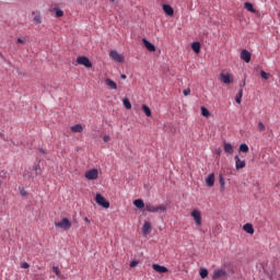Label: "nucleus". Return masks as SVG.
<instances>
[{
    "label": "nucleus",
    "mask_w": 280,
    "mask_h": 280,
    "mask_svg": "<svg viewBox=\"0 0 280 280\" xmlns=\"http://www.w3.org/2000/svg\"><path fill=\"white\" fill-rule=\"evenodd\" d=\"M153 270H155V272H160V273L168 272L167 267L156 265V264L153 265Z\"/></svg>",
    "instance_id": "f3484780"
},
{
    "label": "nucleus",
    "mask_w": 280,
    "mask_h": 280,
    "mask_svg": "<svg viewBox=\"0 0 280 280\" xmlns=\"http://www.w3.org/2000/svg\"><path fill=\"white\" fill-rule=\"evenodd\" d=\"M190 215L194 219L197 226H202V213L200 212V210H192Z\"/></svg>",
    "instance_id": "423d86ee"
},
{
    "label": "nucleus",
    "mask_w": 280,
    "mask_h": 280,
    "mask_svg": "<svg viewBox=\"0 0 280 280\" xmlns=\"http://www.w3.org/2000/svg\"><path fill=\"white\" fill-rule=\"evenodd\" d=\"M258 130H259V132H264V130H266V125H264V122L259 121L258 122Z\"/></svg>",
    "instance_id": "2f4dec72"
},
{
    "label": "nucleus",
    "mask_w": 280,
    "mask_h": 280,
    "mask_svg": "<svg viewBox=\"0 0 280 280\" xmlns=\"http://www.w3.org/2000/svg\"><path fill=\"white\" fill-rule=\"evenodd\" d=\"M129 266H130V268H137V266H139V261L132 260Z\"/></svg>",
    "instance_id": "e433bc0d"
},
{
    "label": "nucleus",
    "mask_w": 280,
    "mask_h": 280,
    "mask_svg": "<svg viewBox=\"0 0 280 280\" xmlns=\"http://www.w3.org/2000/svg\"><path fill=\"white\" fill-rule=\"evenodd\" d=\"M260 77L262 80H269L270 79V73H267L266 71L261 70L260 71Z\"/></svg>",
    "instance_id": "7c9ffc66"
},
{
    "label": "nucleus",
    "mask_w": 280,
    "mask_h": 280,
    "mask_svg": "<svg viewBox=\"0 0 280 280\" xmlns=\"http://www.w3.org/2000/svg\"><path fill=\"white\" fill-rule=\"evenodd\" d=\"M105 84H107L113 91H117V83L112 79H105Z\"/></svg>",
    "instance_id": "aec40b11"
},
{
    "label": "nucleus",
    "mask_w": 280,
    "mask_h": 280,
    "mask_svg": "<svg viewBox=\"0 0 280 280\" xmlns=\"http://www.w3.org/2000/svg\"><path fill=\"white\" fill-rule=\"evenodd\" d=\"M122 104H124L125 108H127V110H130V108H132V104L130 103V100H128V98H124Z\"/></svg>",
    "instance_id": "cd10ccee"
},
{
    "label": "nucleus",
    "mask_w": 280,
    "mask_h": 280,
    "mask_svg": "<svg viewBox=\"0 0 280 280\" xmlns=\"http://www.w3.org/2000/svg\"><path fill=\"white\" fill-rule=\"evenodd\" d=\"M250 51L246 50V49H243L241 51V60H244V62H250Z\"/></svg>",
    "instance_id": "9b49d317"
},
{
    "label": "nucleus",
    "mask_w": 280,
    "mask_h": 280,
    "mask_svg": "<svg viewBox=\"0 0 280 280\" xmlns=\"http://www.w3.org/2000/svg\"><path fill=\"white\" fill-rule=\"evenodd\" d=\"M217 154H222V151L221 150H217Z\"/></svg>",
    "instance_id": "a18cd8bd"
},
{
    "label": "nucleus",
    "mask_w": 280,
    "mask_h": 280,
    "mask_svg": "<svg viewBox=\"0 0 280 280\" xmlns=\"http://www.w3.org/2000/svg\"><path fill=\"white\" fill-rule=\"evenodd\" d=\"M219 183H220L221 187L224 188V185H226L225 182H224V176L220 175Z\"/></svg>",
    "instance_id": "72a5a7b5"
},
{
    "label": "nucleus",
    "mask_w": 280,
    "mask_h": 280,
    "mask_svg": "<svg viewBox=\"0 0 280 280\" xmlns=\"http://www.w3.org/2000/svg\"><path fill=\"white\" fill-rule=\"evenodd\" d=\"M200 47H201V45L199 42H194L191 44V49H192V51H195V54H198L200 51Z\"/></svg>",
    "instance_id": "b1692460"
},
{
    "label": "nucleus",
    "mask_w": 280,
    "mask_h": 280,
    "mask_svg": "<svg viewBox=\"0 0 280 280\" xmlns=\"http://www.w3.org/2000/svg\"><path fill=\"white\" fill-rule=\"evenodd\" d=\"M219 80L223 82V84H233V82H235V78L230 73H221Z\"/></svg>",
    "instance_id": "39448f33"
},
{
    "label": "nucleus",
    "mask_w": 280,
    "mask_h": 280,
    "mask_svg": "<svg viewBox=\"0 0 280 280\" xmlns=\"http://www.w3.org/2000/svg\"><path fill=\"white\" fill-rule=\"evenodd\" d=\"M52 272H55V275H56L57 277H60V269H58V267L54 266V267H52Z\"/></svg>",
    "instance_id": "f704fd0d"
},
{
    "label": "nucleus",
    "mask_w": 280,
    "mask_h": 280,
    "mask_svg": "<svg viewBox=\"0 0 280 280\" xmlns=\"http://www.w3.org/2000/svg\"><path fill=\"white\" fill-rule=\"evenodd\" d=\"M151 230H152V224L150 222L145 221L143 226H142L143 235H150Z\"/></svg>",
    "instance_id": "2eb2a0df"
},
{
    "label": "nucleus",
    "mask_w": 280,
    "mask_h": 280,
    "mask_svg": "<svg viewBox=\"0 0 280 280\" xmlns=\"http://www.w3.org/2000/svg\"><path fill=\"white\" fill-rule=\"evenodd\" d=\"M206 184L207 187H213L215 185V174L211 173L207 178H206Z\"/></svg>",
    "instance_id": "f8f14e48"
},
{
    "label": "nucleus",
    "mask_w": 280,
    "mask_h": 280,
    "mask_svg": "<svg viewBox=\"0 0 280 280\" xmlns=\"http://www.w3.org/2000/svg\"><path fill=\"white\" fill-rule=\"evenodd\" d=\"M21 268H23L24 270H27V268H30V264L21 262Z\"/></svg>",
    "instance_id": "4c0bfd02"
},
{
    "label": "nucleus",
    "mask_w": 280,
    "mask_h": 280,
    "mask_svg": "<svg viewBox=\"0 0 280 280\" xmlns=\"http://www.w3.org/2000/svg\"><path fill=\"white\" fill-rule=\"evenodd\" d=\"M244 96V90H240L238 93L235 96L236 104H242V97Z\"/></svg>",
    "instance_id": "4be33fe9"
},
{
    "label": "nucleus",
    "mask_w": 280,
    "mask_h": 280,
    "mask_svg": "<svg viewBox=\"0 0 280 280\" xmlns=\"http://www.w3.org/2000/svg\"><path fill=\"white\" fill-rule=\"evenodd\" d=\"M77 62L78 65H82L86 69H91V67H93V63L91 62L89 57H84V56L78 57Z\"/></svg>",
    "instance_id": "0eeeda50"
},
{
    "label": "nucleus",
    "mask_w": 280,
    "mask_h": 280,
    "mask_svg": "<svg viewBox=\"0 0 280 280\" xmlns=\"http://www.w3.org/2000/svg\"><path fill=\"white\" fill-rule=\"evenodd\" d=\"M84 177L86 180H97V178H100V171L97 168L86 171Z\"/></svg>",
    "instance_id": "7ed1b4c3"
},
{
    "label": "nucleus",
    "mask_w": 280,
    "mask_h": 280,
    "mask_svg": "<svg viewBox=\"0 0 280 280\" xmlns=\"http://www.w3.org/2000/svg\"><path fill=\"white\" fill-rule=\"evenodd\" d=\"M224 152H226V154H233V145L229 142L224 143Z\"/></svg>",
    "instance_id": "412c9836"
},
{
    "label": "nucleus",
    "mask_w": 280,
    "mask_h": 280,
    "mask_svg": "<svg viewBox=\"0 0 280 280\" xmlns=\"http://www.w3.org/2000/svg\"><path fill=\"white\" fill-rule=\"evenodd\" d=\"M82 130H84V128L80 124L74 125V126L71 127L72 132H82Z\"/></svg>",
    "instance_id": "a878e982"
},
{
    "label": "nucleus",
    "mask_w": 280,
    "mask_h": 280,
    "mask_svg": "<svg viewBox=\"0 0 280 280\" xmlns=\"http://www.w3.org/2000/svg\"><path fill=\"white\" fill-rule=\"evenodd\" d=\"M133 205L137 207V209H143V207L145 208V203L142 201V199H136Z\"/></svg>",
    "instance_id": "5701e85b"
},
{
    "label": "nucleus",
    "mask_w": 280,
    "mask_h": 280,
    "mask_svg": "<svg viewBox=\"0 0 280 280\" xmlns=\"http://www.w3.org/2000/svg\"><path fill=\"white\" fill-rule=\"evenodd\" d=\"M32 16H33L34 23H36L37 25H40V23H43V19L40 18V12L34 11L32 13Z\"/></svg>",
    "instance_id": "ddd939ff"
},
{
    "label": "nucleus",
    "mask_w": 280,
    "mask_h": 280,
    "mask_svg": "<svg viewBox=\"0 0 280 280\" xmlns=\"http://www.w3.org/2000/svg\"><path fill=\"white\" fill-rule=\"evenodd\" d=\"M199 275L201 279H207V277H209V271L206 268H201Z\"/></svg>",
    "instance_id": "bb28decb"
},
{
    "label": "nucleus",
    "mask_w": 280,
    "mask_h": 280,
    "mask_svg": "<svg viewBox=\"0 0 280 280\" xmlns=\"http://www.w3.org/2000/svg\"><path fill=\"white\" fill-rule=\"evenodd\" d=\"M103 141H104L105 143H108V141H110V136H104V137H103Z\"/></svg>",
    "instance_id": "ea45409f"
},
{
    "label": "nucleus",
    "mask_w": 280,
    "mask_h": 280,
    "mask_svg": "<svg viewBox=\"0 0 280 280\" xmlns=\"http://www.w3.org/2000/svg\"><path fill=\"white\" fill-rule=\"evenodd\" d=\"M142 110L147 117H152V110L149 108L148 105H142Z\"/></svg>",
    "instance_id": "393cba45"
},
{
    "label": "nucleus",
    "mask_w": 280,
    "mask_h": 280,
    "mask_svg": "<svg viewBox=\"0 0 280 280\" xmlns=\"http://www.w3.org/2000/svg\"><path fill=\"white\" fill-rule=\"evenodd\" d=\"M109 58H112V60H114L115 62H124L126 60L124 55L118 54L117 50L109 51Z\"/></svg>",
    "instance_id": "6e6552de"
},
{
    "label": "nucleus",
    "mask_w": 280,
    "mask_h": 280,
    "mask_svg": "<svg viewBox=\"0 0 280 280\" xmlns=\"http://www.w3.org/2000/svg\"><path fill=\"white\" fill-rule=\"evenodd\" d=\"M63 15H65V12H62V10L56 9V16H57V19H60V16H63Z\"/></svg>",
    "instance_id": "473e14b6"
},
{
    "label": "nucleus",
    "mask_w": 280,
    "mask_h": 280,
    "mask_svg": "<svg viewBox=\"0 0 280 280\" xmlns=\"http://www.w3.org/2000/svg\"><path fill=\"white\" fill-rule=\"evenodd\" d=\"M201 115L202 117H209L211 113L209 112V109H207V107H201Z\"/></svg>",
    "instance_id": "c85d7f7f"
},
{
    "label": "nucleus",
    "mask_w": 280,
    "mask_h": 280,
    "mask_svg": "<svg viewBox=\"0 0 280 280\" xmlns=\"http://www.w3.org/2000/svg\"><path fill=\"white\" fill-rule=\"evenodd\" d=\"M243 86H246V81L243 82Z\"/></svg>",
    "instance_id": "de8ad7c7"
},
{
    "label": "nucleus",
    "mask_w": 280,
    "mask_h": 280,
    "mask_svg": "<svg viewBox=\"0 0 280 280\" xmlns=\"http://www.w3.org/2000/svg\"><path fill=\"white\" fill-rule=\"evenodd\" d=\"M0 137H1V139L5 140V136L2 132H0Z\"/></svg>",
    "instance_id": "37998d69"
},
{
    "label": "nucleus",
    "mask_w": 280,
    "mask_h": 280,
    "mask_svg": "<svg viewBox=\"0 0 280 280\" xmlns=\"http://www.w3.org/2000/svg\"><path fill=\"white\" fill-rule=\"evenodd\" d=\"M95 202L98 203L100 207H103L104 209H108L110 207V202L102 196V194H96Z\"/></svg>",
    "instance_id": "20e7f679"
},
{
    "label": "nucleus",
    "mask_w": 280,
    "mask_h": 280,
    "mask_svg": "<svg viewBox=\"0 0 280 280\" xmlns=\"http://www.w3.org/2000/svg\"><path fill=\"white\" fill-rule=\"evenodd\" d=\"M145 211L149 213H165L167 208L164 205L154 206L152 203H145Z\"/></svg>",
    "instance_id": "f257e3e1"
},
{
    "label": "nucleus",
    "mask_w": 280,
    "mask_h": 280,
    "mask_svg": "<svg viewBox=\"0 0 280 280\" xmlns=\"http://www.w3.org/2000/svg\"><path fill=\"white\" fill-rule=\"evenodd\" d=\"M234 161L236 170H244V167H246V161L241 160L240 155H235Z\"/></svg>",
    "instance_id": "9d476101"
},
{
    "label": "nucleus",
    "mask_w": 280,
    "mask_h": 280,
    "mask_svg": "<svg viewBox=\"0 0 280 280\" xmlns=\"http://www.w3.org/2000/svg\"><path fill=\"white\" fill-rule=\"evenodd\" d=\"M84 222H91V220H89V218H84Z\"/></svg>",
    "instance_id": "c03bdc74"
},
{
    "label": "nucleus",
    "mask_w": 280,
    "mask_h": 280,
    "mask_svg": "<svg viewBox=\"0 0 280 280\" xmlns=\"http://www.w3.org/2000/svg\"><path fill=\"white\" fill-rule=\"evenodd\" d=\"M191 94V89L187 88L186 90H184V95L187 97V95Z\"/></svg>",
    "instance_id": "58836bf2"
},
{
    "label": "nucleus",
    "mask_w": 280,
    "mask_h": 280,
    "mask_svg": "<svg viewBox=\"0 0 280 280\" xmlns=\"http://www.w3.org/2000/svg\"><path fill=\"white\" fill-rule=\"evenodd\" d=\"M40 152H43V154H45V151H44V150H42Z\"/></svg>",
    "instance_id": "8fccbe9b"
},
{
    "label": "nucleus",
    "mask_w": 280,
    "mask_h": 280,
    "mask_svg": "<svg viewBox=\"0 0 280 280\" xmlns=\"http://www.w3.org/2000/svg\"><path fill=\"white\" fill-rule=\"evenodd\" d=\"M112 1V3H115V0H110Z\"/></svg>",
    "instance_id": "09e8293b"
},
{
    "label": "nucleus",
    "mask_w": 280,
    "mask_h": 280,
    "mask_svg": "<svg viewBox=\"0 0 280 280\" xmlns=\"http://www.w3.org/2000/svg\"><path fill=\"white\" fill-rule=\"evenodd\" d=\"M244 8H245V10H247V12H252L253 14H257V10L255 9V7H253V3L245 2Z\"/></svg>",
    "instance_id": "6ab92c4d"
},
{
    "label": "nucleus",
    "mask_w": 280,
    "mask_h": 280,
    "mask_svg": "<svg viewBox=\"0 0 280 280\" xmlns=\"http://www.w3.org/2000/svg\"><path fill=\"white\" fill-rule=\"evenodd\" d=\"M163 11L165 12V14H167V16H174V9L172 8V5L164 4Z\"/></svg>",
    "instance_id": "a211bd4d"
},
{
    "label": "nucleus",
    "mask_w": 280,
    "mask_h": 280,
    "mask_svg": "<svg viewBox=\"0 0 280 280\" xmlns=\"http://www.w3.org/2000/svg\"><path fill=\"white\" fill-rule=\"evenodd\" d=\"M55 226L56 229H62V231H69V229H71V221H69L67 218H63L61 221L55 222Z\"/></svg>",
    "instance_id": "f03ea898"
},
{
    "label": "nucleus",
    "mask_w": 280,
    "mask_h": 280,
    "mask_svg": "<svg viewBox=\"0 0 280 280\" xmlns=\"http://www.w3.org/2000/svg\"><path fill=\"white\" fill-rule=\"evenodd\" d=\"M120 78H121V80H126L127 77H126V74H121Z\"/></svg>",
    "instance_id": "79ce46f5"
},
{
    "label": "nucleus",
    "mask_w": 280,
    "mask_h": 280,
    "mask_svg": "<svg viewBox=\"0 0 280 280\" xmlns=\"http://www.w3.org/2000/svg\"><path fill=\"white\" fill-rule=\"evenodd\" d=\"M20 194H21V196H27V192L25 191V189H21Z\"/></svg>",
    "instance_id": "a19ab883"
},
{
    "label": "nucleus",
    "mask_w": 280,
    "mask_h": 280,
    "mask_svg": "<svg viewBox=\"0 0 280 280\" xmlns=\"http://www.w3.org/2000/svg\"><path fill=\"white\" fill-rule=\"evenodd\" d=\"M240 152H244V153H246V152H248V144H246V143H242L241 145H240Z\"/></svg>",
    "instance_id": "c756f323"
},
{
    "label": "nucleus",
    "mask_w": 280,
    "mask_h": 280,
    "mask_svg": "<svg viewBox=\"0 0 280 280\" xmlns=\"http://www.w3.org/2000/svg\"><path fill=\"white\" fill-rule=\"evenodd\" d=\"M0 58H3V52L0 51Z\"/></svg>",
    "instance_id": "49530a36"
},
{
    "label": "nucleus",
    "mask_w": 280,
    "mask_h": 280,
    "mask_svg": "<svg viewBox=\"0 0 280 280\" xmlns=\"http://www.w3.org/2000/svg\"><path fill=\"white\" fill-rule=\"evenodd\" d=\"M243 231H245V233H248L249 235L255 234V228H253V224L250 223H246L245 225H243Z\"/></svg>",
    "instance_id": "dca6fc26"
},
{
    "label": "nucleus",
    "mask_w": 280,
    "mask_h": 280,
    "mask_svg": "<svg viewBox=\"0 0 280 280\" xmlns=\"http://www.w3.org/2000/svg\"><path fill=\"white\" fill-rule=\"evenodd\" d=\"M26 40H27V39H25V37H19V38H18V43H19L20 45H25Z\"/></svg>",
    "instance_id": "c9c22d12"
},
{
    "label": "nucleus",
    "mask_w": 280,
    "mask_h": 280,
    "mask_svg": "<svg viewBox=\"0 0 280 280\" xmlns=\"http://www.w3.org/2000/svg\"><path fill=\"white\" fill-rule=\"evenodd\" d=\"M224 277H226V270H224V269H215L212 273L213 280L222 279Z\"/></svg>",
    "instance_id": "1a4fd4ad"
},
{
    "label": "nucleus",
    "mask_w": 280,
    "mask_h": 280,
    "mask_svg": "<svg viewBox=\"0 0 280 280\" xmlns=\"http://www.w3.org/2000/svg\"><path fill=\"white\" fill-rule=\"evenodd\" d=\"M142 43L148 51H156V47L152 43L148 42V39L143 38Z\"/></svg>",
    "instance_id": "4468645a"
}]
</instances>
